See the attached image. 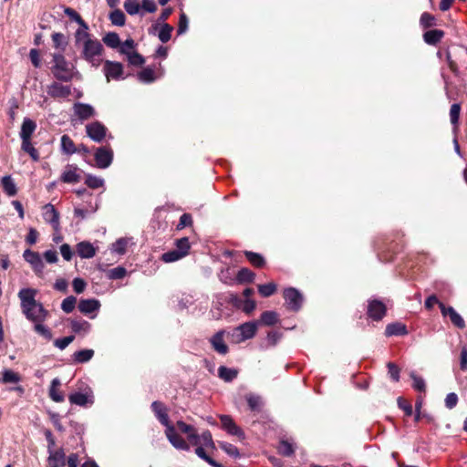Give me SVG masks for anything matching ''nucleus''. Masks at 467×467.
<instances>
[{
  "instance_id": "nucleus-1",
  "label": "nucleus",
  "mask_w": 467,
  "mask_h": 467,
  "mask_svg": "<svg viewBox=\"0 0 467 467\" xmlns=\"http://www.w3.org/2000/svg\"><path fill=\"white\" fill-rule=\"evenodd\" d=\"M75 43L80 50V57L91 67L97 68L102 64L104 47L99 40L90 36L88 31L76 32Z\"/></svg>"
},
{
  "instance_id": "nucleus-2",
  "label": "nucleus",
  "mask_w": 467,
  "mask_h": 467,
  "mask_svg": "<svg viewBox=\"0 0 467 467\" xmlns=\"http://www.w3.org/2000/svg\"><path fill=\"white\" fill-rule=\"evenodd\" d=\"M36 295L37 290L34 288H22L17 295L22 313L27 320L33 323L45 321L48 316V312L43 305L36 300Z\"/></svg>"
},
{
  "instance_id": "nucleus-3",
  "label": "nucleus",
  "mask_w": 467,
  "mask_h": 467,
  "mask_svg": "<svg viewBox=\"0 0 467 467\" xmlns=\"http://www.w3.org/2000/svg\"><path fill=\"white\" fill-rule=\"evenodd\" d=\"M53 67L51 68L54 77L61 81H70L74 76V67L61 54L53 55Z\"/></svg>"
},
{
  "instance_id": "nucleus-4",
  "label": "nucleus",
  "mask_w": 467,
  "mask_h": 467,
  "mask_svg": "<svg viewBox=\"0 0 467 467\" xmlns=\"http://www.w3.org/2000/svg\"><path fill=\"white\" fill-rule=\"evenodd\" d=\"M257 331V322H246L244 323L233 331L229 332L231 341L234 344L242 343L245 340L253 338Z\"/></svg>"
},
{
  "instance_id": "nucleus-5",
  "label": "nucleus",
  "mask_w": 467,
  "mask_h": 467,
  "mask_svg": "<svg viewBox=\"0 0 467 467\" xmlns=\"http://www.w3.org/2000/svg\"><path fill=\"white\" fill-rule=\"evenodd\" d=\"M71 404L80 407L91 406L94 403V394L92 389L85 385L83 388L78 387V390L68 396Z\"/></svg>"
},
{
  "instance_id": "nucleus-6",
  "label": "nucleus",
  "mask_w": 467,
  "mask_h": 467,
  "mask_svg": "<svg viewBox=\"0 0 467 467\" xmlns=\"http://www.w3.org/2000/svg\"><path fill=\"white\" fill-rule=\"evenodd\" d=\"M24 260L28 263L36 275H42L45 269V264L39 253L26 249L23 253Z\"/></svg>"
},
{
  "instance_id": "nucleus-7",
  "label": "nucleus",
  "mask_w": 467,
  "mask_h": 467,
  "mask_svg": "<svg viewBox=\"0 0 467 467\" xmlns=\"http://www.w3.org/2000/svg\"><path fill=\"white\" fill-rule=\"evenodd\" d=\"M284 297L288 309L292 311H298L303 304V296L296 288L289 287L285 289Z\"/></svg>"
},
{
  "instance_id": "nucleus-8",
  "label": "nucleus",
  "mask_w": 467,
  "mask_h": 467,
  "mask_svg": "<svg viewBox=\"0 0 467 467\" xmlns=\"http://www.w3.org/2000/svg\"><path fill=\"white\" fill-rule=\"evenodd\" d=\"M94 158L99 168L106 169L113 161V150L109 147H99L97 149Z\"/></svg>"
},
{
  "instance_id": "nucleus-9",
  "label": "nucleus",
  "mask_w": 467,
  "mask_h": 467,
  "mask_svg": "<svg viewBox=\"0 0 467 467\" xmlns=\"http://www.w3.org/2000/svg\"><path fill=\"white\" fill-rule=\"evenodd\" d=\"M87 135L94 141H102L107 135V128L99 121H93L86 126Z\"/></svg>"
},
{
  "instance_id": "nucleus-10",
  "label": "nucleus",
  "mask_w": 467,
  "mask_h": 467,
  "mask_svg": "<svg viewBox=\"0 0 467 467\" xmlns=\"http://www.w3.org/2000/svg\"><path fill=\"white\" fill-rule=\"evenodd\" d=\"M165 434L174 448L182 451L190 450V445L176 432L175 428L171 424L166 427Z\"/></svg>"
},
{
  "instance_id": "nucleus-11",
  "label": "nucleus",
  "mask_w": 467,
  "mask_h": 467,
  "mask_svg": "<svg viewBox=\"0 0 467 467\" xmlns=\"http://www.w3.org/2000/svg\"><path fill=\"white\" fill-rule=\"evenodd\" d=\"M103 71L107 81H109L110 79L118 80L122 78L123 67L119 62L106 60L104 63Z\"/></svg>"
},
{
  "instance_id": "nucleus-12",
  "label": "nucleus",
  "mask_w": 467,
  "mask_h": 467,
  "mask_svg": "<svg viewBox=\"0 0 467 467\" xmlns=\"http://www.w3.org/2000/svg\"><path fill=\"white\" fill-rule=\"evenodd\" d=\"M386 306L379 300L374 299L368 301V315L373 320L379 321L386 315Z\"/></svg>"
},
{
  "instance_id": "nucleus-13",
  "label": "nucleus",
  "mask_w": 467,
  "mask_h": 467,
  "mask_svg": "<svg viewBox=\"0 0 467 467\" xmlns=\"http://www.w3.org/2000/svg\"><path fill=\"white\" fill-rule=\"evenodd\" d=\"M73 110L75 116H77L80 121L87 120L96 115L95 109L91 105L86 103H75Z\"/></svg>"
},
{
  "instance_id": "nucleus-14",
  "label": "nucleus",
  "mask_w": 467,
  "mask_h": 467,
  "mask_svg": "<svg viewBox=\"0 0 467 467\" xmlns=\"http://www.w3.org/2000/svg\"><path fill=\"white\" fill-rule=\"evenodd\" d=\"M42 215L45 222L50 223L56 231L59 229V215L52 204L48 203L43 207Z\"/></svg>"
},
{
  "instance_id": "nucleus-15",
  "label": "nucleus",
  "mask_w": 467,
  "mask_h": 467,
  "mask_svg": "<svg viewBox=\"0 0 467 467\" xmlns=\"http://www.w3.org/2000/svg\"><path fill=\"white\" fill-rule=\"evenodd\" d=\"M440 308L441 314L444 317H449L451 323L457 327L458 328L465 327V322L462 316L456 312V310L452 306H445L444 304L440 303Z\"/></svg>"
},
{
  "instance_id": "nucleus-16",
  "label": "nucleus",
  "mask_w": 467,
  "mask_h": 467,
  "mask_svg": "<svg viewBox=\"0 0 467 467\" xmlns=\"http://www.w3.org/2000/svg\"><path fill=\"white\" fill-rule=\"evenodd\" d=\"M77 254L82 259L93 258L97 254V248L88 241H82L76 245Z\"/></svg>"
},
{
  "instance_id": "nucleus-17",
  "label": "nucleus",
  "mask_w": 467,
  "mask_h": 467,
  "mask_svg": "<svg viewBox=\"0 0 467 467\" xmlns=\"http://www.w3.org/2000/svg\"><path fill=\"white\" fill-rule=\"evenodd\" d=\"M223 428L231 435H235L239 438H244V431L234 422L233 419L228 415H222L220 417Z\"/></svg>"
},
{
  "instance_id": "nucleus-18",
  "label": "nucleus",
  "mask_w": 467,
  "mask_h": 467,
  "mask_svg": "<svg viewBox=\"0 0 467 467\" xmlns=\"http://www.w3.org/2000/svg\"><path fill=\"white\" fill-rule=\"evenodd\" d=\"M224 331L220 330L216 334H214L211 339L210 343L213 348L221 355H225L228 352V347L223 339Z\"/></svg>"
},
{
  "instance_id": "nucleus-19",
  "label": "nucleus",
  "mask_w": 467,
  "mask_h": 467,
  "mask_svg": "<svg viewBox=\"0 0 467 467\" xmlns=\"http://www.w3.org/2000/svg\"><path fill=\"white\" fill-rule=\"evenodd\" d=\"M71 93L69 86H65L57 82H54L47 87V94L52 98H66Z\"/></svg>"
},
{
  "instance_id": "nucleus-20",
  "label": "nucleus",
  "mask_w": 467,
  "mask_h": 467,
  "mask_svg": "<svg viewBox=\"0 0 467 467\" xmlns=\"http://www.w3.org/2000/svg\"><path fill=\"white\" fill-rule=\"evenodd\" d=\"M100 307V303L97 299H81L78 303V310L84 315H90L97 312Z\"/></svg>"
},
{
  "instance_id": "nucleus-21",
  "label": "nucleus",
  "mask_w": 467,
  "mask_h": 467,
  "mask_svg": "<svg viewBox=\"0 0 467 467\" xmlns=\"http://www.w3.org/2000/svg\"><path fill=\"white\" fill-rule=\"evenodd\" d=\"M151 409L162 425H164L165 427L171 425L169 421L167 409L161 402L153 401L151 404Z\"/></svg>"
},
{
  "instance_id": "nucleus-22",
  "label": "nucleus",
  "mask_w": 467,
  "mask_h": 467,
  "mask_svg": "<svg viewBox=\"0 0 467 467\" xmlns=\"http://www.w3.org/2000/svg\"><path fill=\"white\" fill-rule=\"evenodd\" d=\"M77 166L67 165L61 175L62 182L66 183H77L80 181Z\"/></svg>"
},
{
  "instance_id": "nucleus-23",
  "label": "nucleus",
  "mask_w": 467,
  "mask_h": 467,
  "mask_svg": "<svg viewBox=\"0 0 467 467\" xmlns=\"http://www.w3.org/2000/svg\"><path fill=\"white\" fill-rule=\"evenodd\" d=\"M36 122L30 119H24L21 130H20V138L22 140H31V136L36 130Z\"/></svg>"
},
{
  "instance_id": "nucleus-24",
  "label": "nucleus",
  "mask_w": 467,
  "mask_h": 467,
  "mask_svg": "<svg viewBox=\"0 0 467 467\" xmlns=\"http://www.w3.org/2000/svg\"><path fill=\"white\" fill-rule=\"evenodd\" d=\"M50 467H63L66 463V455L62 450L50 451L48 457Z\"/></svg>"
},
{
  "instance_id": "nucleus-25",
  "label": "nucleus",
  "mask_w": 467,
  "mask_h": 467,
  "mask_svg": "<svg viewBox=\"0 0 467 467\" xmlns=\"http://www.w3.org/2000/svg\"><path fill=\"white\" fill-rule=\"evenodd\" d=\"M60 380L56 378L51 381L49 397L55 402H62L65 400L63 393L59 390Z\"/></svg>"
},
{
  "instance_id": "nucleus-26",
  "label": "nucleus",
  "mask_w": 467,
  "mask_h": 467,
  "mask_svg": "<svg viewBox=\"0 0 467 467\" xmlns=\"http://www.w3.org/2000/svg\"><path fill=\"white\" fill-rule=\"evenodd\" d=\"M70 327L73 332L82 335L88 334L91 328V325L88 321L82 319L71 320Z\"/></svg>"
},
{
  "instance_id": "nucleus-27",
  "label": "nucleus",
  "mask_w": 467,
  "mask_h": 467,
  "mask_svg": "<svg viewBox=\"0 0 467 467\" xmlns=\"http://www.w3.org/2000/svg\"><path fill=\"white\" fill-rule=\"evenodd\" d=\"M157 28H159V31H158L159 39L162 43H167L171 37L173 26H171V25H169L167 23H163L161 26L155 25L154 29H157Z\"/></svg>"
},
{
  "instance_id": "nucleus-28",
  "label": "nucleus",
  "mask_w": 467,
  "mask_h": 467,
  "mask_svg": "<svg viewBox=\"0 0 467 467\" xmlns=\"http://www.w3.org/2000/svg\"><path fill=\"white\" fill-rule=\"evenodd\" d=\"M65 14L73 21L77 22L79 25V28L76 32H84L88 31V26L87 23L82 19V17L72 8H66Z\"/></svg>"
},
{
  "instance_id": "nucleus-29",
  "label": "nucleus",
  "mask_w": 467,
  "mask_h": 467,
  "mask_svg": "<svg viewBox=\"0 0 467 467\" xmlns=\"http://www.w3.org/2000/svg\"><path fill=\"white\" fill-rule=\"evenodd\" d=\"M408 333L406 326L400 323L389 324L386 327L385 334L387 337L402 336Z\"/></svg>"
},
{
  "instance_id": "nucleus-30",
  "label": "nucleus",
  "mask_w": 467,
  "mask_h": 467,
  "mask_svg": "<svg viewBox=\"0 0 467 467\" xmlns=\"http://www.w3.org/2000/svg\"><path fill=\"white\" fill-rule=\"evenodd\" d=\"M2 187L4 189V192L8 196H15L17 192L16 185L11 176L6 175L4 176L1 180Z\"/></svg>"
},
{
  "instance_id": "nucleus-31",
  "label": "nucleus",
  "mask_w": 467,
  "mask_h": 467,
  "mask_svg": "<svg viewBox=\"0 0 467 467\" xmlns=\"http://www.w3.org/2000/svg\"><path fill=\"white\" fill-rule=\"evenodd\" d=\"M177 300L179 309L182 310L188 308L194 303L195 295L193 293H182L178 296Z\"/></svg>"
},
{
  "instance_id": "nucleus-32",
  "label": "nucleus",
  "mask_w": 467,
  "mask_h": 467,
  "mask_svg": "<svg viewBox=\"0 0 467 467\" xmlns=\"http://www.w3.org/2000/svg\"><path fill=\"white\" fill-rule=\"evenodd\" d=\"M444 33L439 29L429 30L423 35L424 41L430 45H435L441 41Z\"/></svg>"
},
{
  "instance_id": "nucleus-33",
  "label": "nucleus",
  "mask_w": 467,
  "mask_h": 467,
  "mask_svg": "<svg viewBox=\"0 0 467 467\" xmlns=\"http://www.w3.org/2000/svg\"><path fill=\"white\" fill-rule=\"evenodd\" d=\"M61 150L67 155H72L78 151L74 141L67 135L61 137Z\"/></svg>"
},
{
  "instance_id": "nucleus-34",
  "label": "nucleus",
  "mask_w": 467,
  "mask_h": 467,
  "mask_svg": "<svg viewBox=\"0 0 467 467\" xmlns=\"http://www.w3.org/2000/svg\"><path fill=\"white\" fill-rule=\"evenodd\" d=\"M94 356L92 349H81L73 354V360L76 363H85L89 361Z\"/></svg>"
},
{
  "instance_id": "nucleus-35",
  "label": "nucleus",
  "mask_w": 467,
  "mask_h": 467,
  "mask_svg": "<svg viewBox=\"0 0 467 467\" xmlns=\"http://www.w3.org/2000/svg\"><path fill=\"white\" fill-rule=\"evenodd\" d=\"M219 377L226 382H231L234 380L237 375L238 371L234 368H226L224 366H221L218 368Z\"/></svg>"
},
{
  "instance_id": "nucleus-36",
  "label": "nucleus",
  "mask_w": 467,
  "mask_h": 467,
  "mask_svg": "<svg viewBox=\"0 0 467 467\" xmlns=\"http://www.w3.org/2000/svg\"><path fill=\"white\" fill-rule=\"evenodd\" d=\"M279 320L278 314L275 311H265L261 315V323L265 326H273Z\"/></svg>"
},
{
  "instance_id": "nucleus-37",
  "label": "nucleus",
  "mask_w": 467,
  "mask_h": 467,
  "mask_svg": "<svg viewBox=\"0 0 467 467\" xmlns=\"http://www.w3.org/2000/svg\"><path fill=\"white\" fill-rule=\"evenodd\" d=\"M123 6L125 11L130 16L139 14L141 8L140 0H125Z\"/></svg>"
},
{
  "instance_id": "nucleus-38",
  "label": "nucleus",
  "mask_w": 467,
  "mask_h": 467,
  "mask_svg": "<svg viewBox=\"0 0 467 467\" xmlns=\"http://www.w3.org/2000/svg\"><path fill=\"white\" fill-rule=\"evenodd\" d=\"M21 148L24 151L28 153L33 161H37L39 160V154L37 150L32 145L31 140H22Z\"/></svg>"
},
{
  "instance_id": "nucleus-39",
  "label": "nucleus",
  "mask_w": 467,
  "mask_h": 467,
  "mask_svg": "<svg viewBox=\"0 0 467 467\" xmlns=\"http://www.w3.org/2000/svg\"><path fill=\"white\" fill-rule=\"evenodd\" d=\"M219 446L229 456H231L234 459L240 458L241 454L236 446L233 445L231 443L225 442V441L219 442Z\"/></svg>"
},
{
  "instance_id": "nucleus-40",
  "label": "nucleus",
  "mask_w": 467,
  "mask_h": 467,
  "mask_svg": "<svg viewBox=\"0 0 467 467\" xmlns=\"http://www.w3.org/2000/svg\"><path fill=\"white\" fill-rule=\"evenodd\" d=\"M103 42L111 48H116L120 45V39L117 33L109 32L103 37Z\"/></svg>"
},
{
  "instance_id": "nucleus-41",
  "label": "nucleus",
  "mask_w": 467,
  "mask_h": 467,
  "mask_svg": "<svg viewBox=\"0 0 467 467\" xmlns=\"http://www.w3.org/2000/svg\"><path fill=\"white\" fill-rule=\"evenodd\" d=\"M109 19L114 26H122L125 25L126 17L124 13L116 9L110 13Z\"/></svg>"
},
{
  "instance_id": "nucleus-42",
  "label": "nucleus",
  "mask_w": 467,
  "mask_h": 467,
  "mask_svg": "<svg viewBox=\"0 0 467 467\" xmlns=\"http://www.w3.org/2000/svg\"><path fill=\"white\" fill-rule=\"evenodd\" d=\"M44 321H38V322H35V326H34V328H35V331L39 334L40 336H42L44 338H46L47 340H50L52 338V332L51 330L44 326L42 323Z\"/></svg>"
},
{
  "instance_id": "nucleus-43",
  "label": "nucleus",
  "mask_w": 467,
  "mask_h": 467,
  "mask_svg": "<svg viewBox=\"0 0 467 467\" xmlns=\"http://www.w3.org/2000/svg\"><path fill=\"white\" fill-rule=\"evenodd\" d=\"M195 453L198 455V457L205 461L213 467H223L221 463L215 462L213 459L208 456L202 446H198L195 450Z\"/></svg>"
},
{
  "instance_id": "nucleus-44",
  "label": "nucleus",
  "mask_w": 467,
  "mask_h": 467,
  "mask_svg": "<svg viewBox=\"0 0 467 467\" xmlns=\"http://www.w3.org/2000/svg\"><path fill=\"white\" fill-rule=\"evenodd\" d=\"M20 376L18 373L11 370V369H5L3 371L2 376V382L3 383H17L20 381Z\"/></svg>"
},
{
  "instance_id": "nucleus-45",
  "label": "nucleus",
  "mask_w": 467,
  "mask_h": 467,
  "mask_svg": "<svg viewBox=\"0 0 467 467\" xmlns=\"http://www.w3.org/2000/svg\"><path fill=\"white\" fill-rule=\"evenodd\" d=\"M254 278V274L248 268H242L239 270L236 279L238 283L252 282Z\"/></svg>"
},
{
  "instance_id": "nucleus-46",
  "label": "nucleus",
  "mask_w": 467,
  "mask_h": 467,
  "mask_svg": "<svg viewBox=\"0 0 467 467\" xmlns=\"http://www.w3.org/2000/svg\"><path fill=\"white\" fill-rule=\"evenodd\" d=\"M245 256L249 260V262L254 266L260 267L265 265V259L261 254L257 253L246 251Z\"/></svg>"
},
{
  "instance_id": "nucleus-47",
  "label": "nucleus",
  "mask_w": 467,
  "mask_h": 467,
  "mask_svg": "<svg viewBox=\"0 0 467 467\" xmlns=\"http://www.w3.org/2000/svg\"><path fill=\"white\" fill-rule=\"evenodd\" d=\"M276 291V285L274 283H268L265 285H258V292L264 297H268L275 294Z\"/></svg>"
},
{
  "instance_id": "nucleus-48",
  "label": "nucleus",
  "mask_w": 467,
  "mask_h": 467,
  "mask_svg": "<svg viewBox=\"0 0 467 467\" xmlns=\"http://www.w3.org/2000/svg\"><path fill=\"white\" fill-rule=\"evenodd\" d=\"M183 254H181L179 251H177L176 249L175 250H172V251H169L167 253H164L162 255H161V259L163 262L165 263H172V262H176L182 258H183Z\"/></svg>"
},
{
  "instance_id": "nucleus-49",
  "label": "nucleus",
  "mask_w": 467,
  "mask_h": 467,
  "mask_svg": "<svg viewBox=\"0 0 467 467\" xmlns=\"http://www.w3.org/2000/svg\"><path fill=\"white\" fill-rule=\"evenodd\" d=\"M138 78L144 83H150L156 79L155 73L151 68H144L138 74Z\"/></svg>"
},
{
  "instance_id": "nucleus-50",
  "label": "nucleus",
  "mask_w": 467,
  "mask_h": 467,
  "mask_svg": "<svg viewBox=\"0 0 467 467\" xmlns=\"http://www.w3.org/2000/svg\"><path fill=\"white\" fill-rule=\"evenodd\" d=\"M76 297L73 296H69L62 301L61 309L67 314L71 313L76 306Z\"/></svg>"
},
{
  "instance_id": "nucleus-51",
  "label": "nucleus",
  "mask_w": 467,
  "mask_h": 467,
  "mask_svg": "<svg viewBox=\"0 0 467 467\" xmlns=\"http://www.w3.org/2000/svg\"><path fill=\"white\" fill-rule=\"evenodd\" d=\"M85 183L92 189H98L104 185V180L100 177H97L91 174H88L86 178Z\"/></svg>"
},
{
  "instance_id": "nucleus-52",
  "label": "nucleus",
  "mask_w": 467,
  "mask_h": 467,
  "mask_svg": "<svg viewBox=\"0 0 467 467\" xmlns=\"http://www.w3.org/2000/svg\"><path fill=\"white\" fill-rule=\"evenodd\" d=\"M127 274L126 268L118 266L108 271V277L112 280L122 279Z\"/></svg>"
},
{
  "instance_id": "nucleus-53",
  "label": "nucleus",
  "mask_w": 467,
  "mask_h": 467,
  "mask_svg": "<svg viewBox=\"0 0 467 467\" xmlns=\"http://www.w3.org/2000/svg\"><path fill=\"white\" fill-rule=\"evenodd\" d=\"M410 378L413 380L412 387L414 389L420 392H424L426 390L425 380L421 377L417 376L415 372L412 371L410 373Z\"/></svg>"
},
{
  "instance_id": "nucleus-54",
  "label": "nucleus",
  "mask_w": 467,
  "mask_h": 467,
  "mask_svg": "<svg viewBox=\"0 0 467 467\" xmlns=\"http://www.w3.org/2000/svg\"><path fill=\"white\" fill-rule=\"evenodd\" d=\"M128 243H129L128 239H125V238H120V239L117 240L112 244V248H111L112 252L119 254H125Z\"/></svg>"
},
{
  "instance_id": "nucleus-55",
  "label": "nucleus",
  "mask_w": 467,
  "mask_h": 467,
  "mask_svg": "<svg viewBox=\"0 0 467 467\" xmlns=\"http://www.w3.org/2000/svg\"><path fill=\"white\" fill-rule=\"evenodd\" d=\"M201 443L200 446H205L207 448L214 449L215 445L213 441L212 434L209 431H203L201 435Z\"/></svg>"
},
{
  "instance_id": "nucleus-56",
  "label": "nucleus",
  "mask_w": 467,
  "mask_h": 467,
  "mask_svg": "<svg viewBox=\"0 0 467 467\" xmlns=\"http://www.w3.org/2000/svg\"><path fill=\"white\" fill-rule=\"evenodd\" d=\"M189 249L190 243L187 237H183L176 241V250L179 251L181 254H183V256H185L188 254Z\"/></svg>"
},
{
  "instance_id": "nucleus-57",
  "label": "nucleus",
  "mask_w": 467,
  "mask_h": 467,
  "mask_svg": "<svg viewBox=\"0 0 467 467\" xmlns=\"http://www.w3.org/2000/svg\"><path fill=\"white\" fill-rule=\"evenodd\" d=\"M52 40L54 43V46L57 48H62L64 49L67 46V39L64 34L62 33H54L52 35Z\"/></svg>"
},
{
  "instance_id": "nucleus-58",
  "label": "nucleus",
  "mask_w": 467,
  "mask_h": 467,
  "mask_svg": "<svg viewBox=\"0 0 467 467\" xmlns=\"http://www.w3.org/2000/svg\"><path fill=\"white\" fill-rule=\"evenodd\" d=\"M278 451L284 456H290L294 453V447L286 441H282L278 446Z\"/></svg>"
},
{
  "instance_id": "nucleus-59",
  "label": "nucleus",
  "mask_w": 467,
  "mask_h": 467,
  "mask_svg": "<svg viewBox=\"0 0 467 467\" xmlns=\"http://www.w3.org/2000/svg\"><path fill=\"white\" fill-rule=\"evenodd\" d=\"M246 400L251 410H258L262 405V400L259 396L249 394L246 396Z\"/></svg>"
},
{
  "instance_id": "nucleus-60",
  "label": "nucleus",
  "mask_w": 467,
  "mask_h": 467,
  "mask_svg": "<svg viewBox=\"0 0 467 467\" xmlns=\"http://www.w3.org/2000/svg\"><path fill=\"white\" fill-rule=\"evenodd\" d=\"M420 25L427 28L435 25V17L430 13L424 12L420 16Z\"/></svg>"
},
{
  "instance_id": "nucleus-61",
  "label": "nucleus",
  "mask_w": 467,
  "mask_h": 467,
  "mask_svg": "<svg viewBox=\"0 0 467 467\" xmlns=\"http://www.w3.org/2000/svg\"><path fill=\"white\" fill-rule=\"evenodd\" d=\"M59 250L64 260L70 261L73 258L74 252L69 244H63Z\"/></svg>"
},
{
  "instance_id": "nucleus-62",
  "label": "nucleus",
  "mask_w": 467,
  "mask_h": 467,
  "mask_svg": "<svg viewBox=\"0 0 467 467\" xmlns=\"http://www.w3.org/2000/svg\"><path fill=\"white\" fill-rule=\"evenodd\" d=\"M75 337L74 336H68L61 338H57L55 340L54 345L63 350L65 349L71 342H73Z\"/></svg>"
},
{
  "instance_id": "nucleus-63",
  "label": "nucleus",
  "mask_w": 467,
  "mask_h": 467,
  "mask_svg": "<svg viewBox=\"0 0 467 467\" xmlns=\"http://www.w3.org/2000/svg\"><path fill=\"white\" fill-rule=\"evenodd\" d=\"M189 20L187 16L184 13H182L179 19L178 25V35H182L188 30Z\"/></svg>"
},
{
  "instance_id": "nucleus-64",
  "label": "nucleus",
  "mask_w": 467,
  "mask_h": 467,
  "mask_svg": "<svg viewBox=\"0 0 467 467\" xmlns=\"http://www.w3.org/2000/svg\"><path fill=\"white\" fill-rule=\"evenodd\" d=\"M128 61L134 66H140L144 63V58L137 52H132L127 55Z\"/></svg>"
}]
</instances>
